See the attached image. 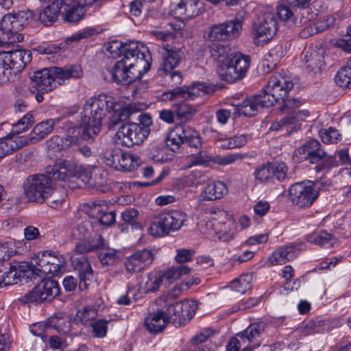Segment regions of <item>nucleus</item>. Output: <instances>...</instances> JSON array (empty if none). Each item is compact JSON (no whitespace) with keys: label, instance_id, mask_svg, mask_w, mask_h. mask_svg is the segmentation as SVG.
<instances>
[{"label":"nucleus","instance_id":"nucleus-1","mask_svg":"<svg viewBox=\"0 0 351 351\" xmlns=\"http://www.w3.org/2000/svg\"><path fill=\"white\" fill-rule=\"evenodd\" d=\"M80 168L71 161L58 160L53 167L47 168V175L36 174L27 178L24 184L26 198L30 202H43L53 189V180H65L69 176H75Z\"/></svg>","mask_w":351,"mask_h":351},{"label":"nucleus","instance_id":"nucleus-2","mask_svg":"<svg viewBox=\"0 0 351 351\" xmlns=\"http://www.w3.org/2000/svg\"><path fill=\"white\" fill-rule=\"evenodd\" d=\"M114 101L110 96L100 94L86 101L82 112L83 140L93 138L100 132L103 119L114 108Z\"/></svg>","mask_w":351,"mask_h":351},{"label":"nucleus","instance_id":"nucleus-3","mask_svg":"<svg viewBox=\"0 0 351 351\" xmlns=\"http://www.w3.org/2000/svg\"><path fill=\"white\" fill-rule=\"evenodd\" d=\"M107 243L100 234H95L93 237L82 239L75 244V252L71 256V264L75 270L77 271L80 278L79 287L80 289L87 288V282L93 278V271L84 254L94 250L106 249Z\"/></svg>","mask_w":351,"mask_h":351},{"label":"nucleus","instance_id":"nucleus-4","mask_svg":"<svg viewBox=\"0 0 351 351\" xmlns=\"http://www.w3.org/2000/svg\"><path fill=\"white\" fill-rule=\"evenodd\" d=\"M151 61V53L141 56H132L130 58L127 56L117 62L112 69L107 71L110 80L126 85L139 79L142 72H147L149 69Z\"/></svg>","mask_w":351,"mask_h":351},{"label":"nucleus","instance_id":"nucleus-5","mask_svg":"<svg viewBox=\"0 0 351 351\" xmlns=\"http://www.w3.org/2000/svg\"><path fill=\"white\" fill-rule=\"evenodd\" d=\"M82 67L78 64L67 65L63 68L52 66L37 71L31 77L35 87L40 93L52 90L70 78H80L82 76Z\"/></svg>","mask_w":351,"mask_h":351},{"label":"nucleus","instance_id":"nucleus-6","mask_svg":"<svg viewBox=\"0 0 351 351\" xmlns=\"http://www.w3.org/2000/svg\"><path fill=\"white\" fill-rule=\"evenodd\" d=\"M320 147L318 141L311 139L295 151L294 156L298 157V160L308 159L311 163L317 164L315 167L316 172L337 167L338 162L336 156L328 155Z\"/></svg>","mask_w":351,"mask_h":351},{"label":"nucleus","instance_id":"nucleus-7","mask_svg":"<svg viewBox=\"0 0 351 351\" xmlns=\"http://www.w3.org/2000/svg\"><path fill=\"white\" fill-rule=\"evenodd\" d=\"M32 13L29 11H19L8 14L3 16L0 22V46L9 43H19L23 40V36L19 32L27 25Z\"/></svg>","mask_w":351,"mask_h":351},{"label":"nucleus","instance_id":"nucleus-8","mask_svg":"<svg viewBox=\"0 0 351 351\" xmlns=\"http://www.w3.org/2000/svg\"><path fill=\"white\" fill-rule=\"evenodd\" d=\"M187 217L184 212L177 210L159 213L152 219L148 232L155 237L168 235L180 230Z\"/></svg>","mask_w":351,"mask_h":351},{"label":"nucleus","instance_id":"nucleus-9","mask_svg":"<svg viewBox=\"0 0 351 351\" xmlns=\"http://www.w3.org/2000/svg\"><path fill=\"white\" fill-rule=\"evenodd\" d=\"M251 58L241 52H234L226 64H219L217 73L220 78L232 83L243 79L250 68Z\"/></svg>","mask_w":351,"mask_h":351},{"label":"nucleus","instance_id":"nucleus-10","mask_svg":"<svg viewBox=\"0 0 351 351\" xmlns=\"http://www.w3.org/2000/svg\"><path fill=\"white\" fill-rule=\"evenodd\" d=\"M33 261L39 266L36 271L40 273V277L47 274L58 276L66 270V261L58 252H39L33 257Z\"/></svg>","mask_w":351,"mask_h":351},{"label":"nucleus","instance_id":"nucleus-11","mask_svg":"<svg viewBox=\"0 0 351 351\" xmlns=\"http://www.w3.org/2000/svg\"><path fill=\"white\" fill-rule=\"evenodd\" d=\"M182 144H186L196 149L201 147L202 142L199 132L186 125H176L169 134L167 139V145L175 152Z\"/></svg>","mask_w":351,"mask_h":351},{"label":"nucleus","instance_id":"nucleus-12","mask_svg":"<svg viewBox=\"0 0 351 351\" xmlns=\"http://www.w3.org/2000/svg\"><path fill=\"white\" fill-rule=\"evenodd\" d=\"M291 202L299 208L311 206L319 196V191L313 182H301L292 184L289 189Z\"/></svg>","mask_w":351,"mask_h":351},{"label":"nucleus","instance_id":"nucleus-13","mask_svg":"<svg viewBox=\"0 0 351 351\" xmlns=\"http://www.w3.org/2000/svg\"><path fill=\"white\" fill-rule=\"evenodd\" d=\"M278 31V22L271 13L264 14L252 25L253 40L257 45H264L270 41Z\"/></svg>","mask_w":351,"mask_h":351},{"label":"nucleus","instance_id":"nucleus-14","mask_svg":"<svg viewBox=\"0 0 351 351\" xmlns=\"http://www.w3.org/2000/svg\"><path fill=\"white\" fill-rule=\"evenodd\" d=\"M242 26L243 21L238 18L210 25L208 29L206 38L210 41L233 40L239 36Z\"/></svg>","mask_w":351,"mask_h":351},{"label":"nucleus","instance_id":"nucleus-15","mask_svg":"<svg viewBox=\"0 0 351 351\" xmlns=\"http://www.w3.org/2000/svg\"><path fill=\"white\" fill-rule=\"evenodd\" d=\"M276 102L265 87L261 92L253 96L252 98L247 99L239 104L238 108H234L235 116L243 114L245 117L254 116L260 108H269L274 106Z\"/></svg>","mask_w":351,"mask_h":351},{"label":"nucleus","instance_id":"nucleus-16","mask_svg":"<svg viewBox=\"0 0 351 351\" xmlns=\"http://www.w3.org/2000/svg\"><path fill=\"white\" fill-rule=\"evenodd\" d=\"M149 132L141 128L136 122L130 121L120 126L116 133L117 143L127 147L140 145L148 136Z\"/></svg>","mask_w":351,"mask_h":351},{"label":"nucleus","instance_id":"nucleus-17","mask_svg":"<svg viewBox=\"0 0 351 351\" xmlns=\"http://www.w3.org/2000/svg\"><path fill=\"white\" fill-rule=\"evenodd\" d=\"M59 292L58 283L47 279L41 280L21 300L23 302L39 304L45 301H51L59 294Z\"/></svg>","mask_w":351,"mask_h":351},{"label":"nucleus","instance_id":"nucleus-18","mask_svg":"<svg viewBox=\"0 0 351 351\" xmlns=\"http://www.w3.org/2000/svg\"><path fill=\"white\" fill-rule=\"evenodd\" d=\"M215 91L213 86L204 83H197L191 87H177L161 95L163 101L183 100L193 99L197 96L210 95Z\"/></svg>","mask_w":351,"mask_h":351},{"label":"nucleus","instance_id":"nucleus-19","mask_svg":"<svg viewBox=\"0 0 351 351\" xmlns=\"http://www.w3.org/2000/svg\"><path fill=\"white\" fill-rule=\"evenodd\" d=\"M106 50L113 58L121 57L130 58V56H141L151 53L148 48L137 41L121 43L117 40L110 42L106 45Z\"/></svg>","mask_w":351,"mask_h":351},{"label":"nucleus","instance_id":"nucleus-20","mask_svg":"<svg viewBox=\"0 0 351 351\" xmlns=\"http://www.w3.org/2000/svg\"><path fill=\"white\" fill-rule=\"evenodd\" d=\"M267 326V324L263 322L253 323L245 330L237 334L245 346L241 351H252L260 346Z\"/></svg>","mask_w":351,"mask_h":351},{"label":"nucleus","instance_id":"nucleus-21","mask_svg":"<svg viewBox=\"0 0 351 351\" xmlns=\"http://www.w3.org/2000/svg\"><path fill=\"white\" fill-rule=\"evenodd\" d=\"M287 167L284 162H268L257 167L254 176L260 182H266L273 179L283 181L287 178Z\"/></svg>","mask_w":351,"mask_h":351},{"label":"nucleus","instance_id":"nucleus-22","mask_svg":"<svg viewBox=\"0 0 351 351\" xmlns=\"http://www.w3.org/2000/svg\"><path fill=\"white\" fill-rule=\"evenodd\" d=\"M80 139H83L82 130L76 125L68 130L64 138L53 136L47 141V144L49 149L57 152L77 146Z\"/></svg>","mask_w":351,"mask_h":351},{"label":"nucleus","instance_id":"nucleus-23","mask_svg":"<svg viewBox=\"0 0 351 351\" xmlns=\"http://www.w3.org/2000/svg\"><path fill=\"white\" fill-rule=\"evenodd\" d=\"M293 83L289 78L280 75H272L265 86L267 90L276 102L280 103L281 99H285L289 95L293 87Z\"/></svg>","mask_w":351,"mask_h":351},{"label":"nucleus","instance_id":"nucleus-24","mask_svg":"<svg viewBox=\"0 0 351 351\" xmlns=\"http://www.w3.org/2000/svg\"><path fill=\"white\" fill-rule=\"evenodd\" d=\"M154 254L150 250H137L127 258L125 266L130 273L140 272L152 263Z\"/></svg>","mask_w":351,"mask_h":351},{"label":"nucleus","instance_id":"nucleus-25","mask_svg":"<svg viewBox=\"0 0 351 351\" xmlns=\"http://www.w3.org/2000/svg\"><path fill=\"white\" fill-rule=\"evenodd\" d=\"M15 75L24 69L25 66L32 60V53L27 49H16L11 51H1Z\"/></svg>","mask_w":351,"mask_h":351},{"label":"nucleus","instance_id":"nucleus-26","mask_svg":"<svg viewBox=\"0 0 351 351\" xmlns=\"http://www.w3.org/2000/svg\"><path fill=\"white\" fill-rule=\"evenodd\" d=\"M287 1L289 6L282 5L278 7V15L285 25L291 29L296 26L297 19L290 7L306 8L309 6L311 0H287Z\"/></svg>","mask_w":351,"mask_h":351},{"label":"nucleus","instance_id":"nucleus-27","mask_svg":"<svg viewBox=\"0 0 351 351\" xmlns=\"http://www.w3.org/2000/svg\"><path fill=\"white\" fill-rule=\"evenodd\" d=\"M162 62L159 71H171L177 67L184 56V52L181 48L172 47L169 45H165L160 50Z\"/></svg>","mask_w":351,"mask_h":351},{"label":"nucleus","instance_id":"nucleus-28","mask_svg":"<svg viewBox=\"0 0 351 351\" xmlns=\"http://www.w3.org/2000/svg\"><path fill=\"white\" fill-rule=\"evenodd\" d=\"M303 244L301 243H293L282 246L273 252L269 258L271 265H284L286 263L295 259L302 250Z\"/></svg>","mask_w":351,"mask_h":351},{"label":"nucleus","instance_id":"nucleus-29","mask_svg":"<svg viewBox=\"0 0 351 351\" xmlns=\"http://www.w3.org/2000/svg\"><path fill=\"white\" fill-rule=\"evenodd\" d=\"M218 215L221 217H226V221L220 223L215 218H213L214 221H210L206 223V226H210L217 239L219 241L227 242L232 239L234 237V230L231 229V227L234 226V222L230 217H227V214L223 210H219Z\"/></svg>","mask_w":351,"mask_h":351},{"label":"nucleus","instance_id":"nucleus-30","mask_svg":"<svg viewBox=\"0 0 351 351\" xmlns=\"http://www.w3.org/2000/svg\"><path fill=\"white\" fill-rule=\"evenodd\" d=\"M303 56L302 61L308 72L319 73L325 64L323 49L309 48Z\"/></svg>","mask_w":351,"mask_h":351},{"label":"nucleus","instance_id":"nucleus-31","mask_svg":"<svg viewBox=\"0 0 351 351\" xmlns=\"http://www.w3.org/2000/svg\"><path fill=\"white\" fill-rule=\"evenodd\" d=\"M28 145L27 136H12L9 134L0 140V158Z\"/></svg>","mask_w":351,"mask_h":351},{"label":"nucleus","instance_id":"nucleus-32","mask_svg":"<svg viewBox=\"0 0 351 351\" xmlns=\"http://www.w3.org/2000/svg\"><path fill=\"white\" fill-rule=\"evenodd\" d=\"M168 324L167 316L164 311L161 309L150 313L145 319V326L152 334H157L163 331Z\"/></svg>","mask_w":351,"mask_h":351},{"label":"nucleus","instance_id":"nucleus-33","mask_svg":"<svg viewBox=\"0 0 351 351\" xmlns=\"http://www.w3.org/2000/svg\"><path fill=\"white\" fill-rule=\"evenodd\" d=\"M228 193L226 185L221 181H214L208 184L201 193V200L215 201L223 197Z\"/></svg>","mask_w":351,"mask_h":351},{"label":"nucleus","instance_id":"nucleus-34","mask_svg":"<svg viewBox=\"0 0 351 351\" xmlns=\"http://www.w3.org/2000/svg\"><path fill=\"white\" fill-rule=\"evenodd\" d=\"M58 121V119H50L37 123L33 128V130L30 134V136L27 137L28 139V144L34 143L45 138L52 132L54 125Z\"/></svg>","mask_w":351,"mask_h":351},{"label":"nucleus","instance_id":"nucleus-35","mask_svg":"<svg viewBox=\"0 0 351 351\" xmlns=\"http://www.w3.org/2000/svg\"><path fill=\"white\" fill-rule=\"evenodd\" d=\"M121 219L123 223L119 225V229L121 232H128L129 226L132 229H140L141 228V223L138 221L139 213L134 208H128L125 209L121 213Z\"/></svg>","mask_w":351,"mask_h":351},{"label":"nucleus","instance_id":"nucleus-36","mask_svg":"<svg viewBox=\"0 0 351 351\" xmlns=\"http://www.w3.org/2000/svg\"><path fill=\"white\" fill-rule=\"evenodd\" d=\"M65 13V21L69 23H76L82 19L85 10L77 2L73 1H62L61 10Z\"/></svg>","mask_w":351,"mask_h":351},{"label":"nucleus","instance_id":"nucleus-37","mask_svg":"<svg viewBox=\"0 0 351 351\" xmlns=\"http://www.w3.org/2000/svg\"><path fill=\"white\" fill-rule=\"evenodd\" d=\"M137 112L138 110L136 109V105L132 104L126 106L120 110L114 112L109 121L108 128L112 130L120 123L133 119L134 118L132 117Z\"/></svg>","mask_w":351,"mask_h":351},{"label":"nucleus","instance_id":"nucleus-38","mask_svg":"<svg viewBox=\"0 0 351 351\" xmlns=\"http://www.w3.org/2000/svg\"><path fill=\"white\" fill-rule=\"evenodd\" d=\"M62 1H54L47 6L39 14V21L46 26H49L54 23L61 12Z\"/></svg>","mask_w":351,"mask_h":351},{"label":"nucleus","instance_id":"nucleus-39","mask_svg":"<svg viewBox=\"0 0 351 351\" xmlns=\"http://www.w3.org/2000/svg\"><path fill=\"white\" fill-rule=\"evenodd\" d=\"M39 268L34 261L32 263L22 261L15 263L14 265H10V269L16 271L19 279L21 277V275H26L27 277L31 279L35 278L36 276L40 277V273L38 271H36V269Z\"/></svg>","mask_w":351,"mask_h":351},{"label":"nucleus","instance_id":"nucleus-40","mask_svg":"<svg viewBox=\"0 0 351 351\" xmlns=\"http://www.w3.org/2000/svg\"><path fill=\"white\" fill-rule=\"evenodd\" d=\"M211 56L218 61L219 64H226L233 53L228 44L213 43L209 47Z\"/></svg>","mask_w":351,"mask_h":351},{"label":"nucleus","instance_id":"nucleus-41","mask_svg":"<svg viewBox=\"0 0 351 351\" xmlns=\"http://www.w3.org/2000/svg\"><path fill=\"white\" fill-rule=\"evenodd\" d=\"M103 212L102 207L100 204L92 202L91 204L86 203L80 205L78 209V214L80 217H88L95 224L97 223L98 218L101 216Z\"/></svg>","mask_w":351,"mask_h":351},{"label":"nucleus","instance_id":"nucleus-42","mask_svg":"<svg viewBox=\"0 0 351 351\" xmlns=\"http://www.w3.org/2000/svg\"><path fill=\"white\" fill-rule=\"evenodd\" d=\"M49 326L55 328L59 333L67 334L71 330V322L70 319L62 313H58L48 319Z\"/></svg>","mask_w":351,"mask_h":351},{"label":"nucleus","instance_id":"nucleus-43","mask_svg":"<svg viewBox=\"0 0 351 351\" xmlns=\"http://www.w3.org/2000/svg\"><path fill=\"white\" fill-rule=\"evenodd\" d=\"M139 165V158L134 154L121 151L117 170L125 172L132 171Z\"/></svg>","mask_w":351,"mask_h":351},{"label":"nucleus","instance_id":"nucleus-44","mask_svg":"<svg viewBox=\"0 0 351 351\" xmlns=\"http://www.w3.org/2000/svg\"><path fill=\"white\" fill-rule=\"evenodd\" d=\"M66 192L64 189H51L50 194L47 195L44 202L51 208L58 209L66 204Z\"/></svg>","mask_w":351,"mask_h":351},{"label":"nucleus","instance_id":"nucleus-45","mask_svg":"<svg viewBox=\"0 0 351 351\" xmlns=\"http://www.w3.org/2000/svg\"><path fill=\"white\" fill-rule=\"evenodd\" d=\"M84 218L85 219L80 223L76 228L73 229L72 232L73 238H75L77 240L93 237L91 236V233L94 230V225H95V223L90 219H86V217H84Z\"/></svg>","mask_w":351,"mask_h":351},{"label":"nucleus","instance_id":"nucleus-46","mask_svg":"<svg viewBox=\"0 0 351 351\" xmlns=\"http://www.w3.org/2000/svg\"><path fill=\"white\" fill-rule=\"evenodd\" d=\"M169 323H172L176 327L183 326V321L181 317L180 302H177L173 304H167V309L164 311Z\"/></svg>","mask_w":351,"mask_h":351},{"label":"nucleus","instance_id":"nucleus-47","mask_svg":"<svg viewBox=\"0 0 351 351\" xmlns=\"http://www.w3.org/2000/svg\"><path fill=\"white\" fill-rule=\"evenodd\" d=\"M98 316L97 309L94 306H86L81 309H78L75 317V322L86 325L91 324Z\"/></svg>","mask_w":351,"mask_h":351},{"label":"nucleus","instance_id":"nucleus-48","mask_svg":"<svg viewBox=\"0 0 351 351\" xmlns=\"http://www.w3.org/2000/svg\"><path fill=\"white\" fill-rule=\"evenodd\" d=\"M196 108L186 102H180L176 106L175 113L177 119L182 122L191 120L196 113Z\"/></svg>","mask_w":351,"mask_h":351},{"label":"nucleus","instance_id":"nucleus-49","mask_svg":"<svg viewBox=\"0 0 351 351\" xmlns=\"http://www.w3.org/2000/svg\"><path fill=\"white\" fill-rule=\"evenodd\" d=\"M34 122V116L27 112L17 122L12 124V131L10 133L12 136L23 133L29 129Z\"/></svg>","mask_w":351,"mask_h":351},{"label":"nucleus","instance_id":"nucleus-50","mask_svg":"<svg viewBox=\"0 0 351 351\" xmlns=\"http://www.w3.org/2000/svg\"><path fill=\"white\" fill-rule=\"evenodd\" d=\"M191 269L186 265H181L178 267H171L165 272L161 274L164 280L172 283L175 280L179 279L182 276L189 274Z\"/></svg>","mask_w":351,"mask_h":351},{"label":"nucleus","instance_id":"nucleus-51","mask_svg":"<svg viewBox=\"0 0 351 351\" xmlns=\"http://www.w3.org/2000/svg\"><path fill=\"white\" fill-rule=\"evenodd\" d=\"M180 302L181 317H183V326L185 325L194 316L197 308V304L195 300H186Z\"/></svg>","mask_w":351,"mask_h":351},{"label":"nucleus","instance_id":"nucleus-52","mask_svg":"<svg viewBox=\"0 0 351 351\" xmlns=\"http://www.w3.org/2000/svg\"><path fill=\"white\" fill-rule=\"evenodd\" d=\"M307 240L312 243L321 246L332 245L333 237L325 230L315 232L308 235Z\"/></svg>","mask_w":351,"mask_h":351},{"label":"nucleus","instance_id":"nucleus-53","mask_svg":"<svg viewBox=\"0 0 351 351\" xmlns=\"http://www.w3.org/2000/svg\"><path fill=\"white\" fill-rule=\"evenodd\" d=\"M197 3L194 0L182 1L177 5L176 11L180 15H185L186 18H191L197 14Z\"/></svg>","mask_w":351,"mask_h":351},{"label":"nucleus","instance_id":"nucleus-54","mask_svg":"<svg viewBox=\"0 0 351 351\" xmlns=\"http://www.w3.org/2000/svg\"><path fill=\"white\" fill-rule=\"evenodd\" d=\"M121 151V149L117 148L107 149L101 154V159L107 166L117 170Z\"/></svg>","mask_w":351,"mask_h":351},{"label":"nucleus","instance_id":"nucleus-55","mask_svg":"<svg viewBox=\"0 0 351 351\" xmlns=\"http://www.w3.org/2000/svg\"><path fill=\"white\" fill-rule=\"evenodd\" d=\"M252 279V276L250 274H245L232 280L230 287L238 293H245L251 288Z\"/></svg>","mask_w":351,"mask_h":351},{"label":"nucleus","instance_id":"nucleus-56","mask_svg":"<svg viewBox=\"0 0 351 351\" xmlns=\"http://www.w3.org/2000/svg\"><path fill=\"white\" fill-rule=\"evenodd\" d=\"M319 136L324 143L334 144L341 141V134L337 130L330 127L328 129H322Z\"/></svg>","mask_w":351,"mask_h":351},{"label":"nucleus","instance_id":"nucleus-57","mask_svg":"<svg viewBox=\"0 0 351 351\" xmlns=\"http://www.w3.org/2000/svg\"><path fill=\"white\" fill-rule=\"evenodd\" d=\"M189 165L188 167L194 165H208L212 160L211 156L208 155L206 152L199 151L197 154H191L188 157Z\"/></svg>","mask_w":351,"mask_h":351},{"label":"nucleus","instance_id":"nucleus-58","mask_svg":"<svg viewBox=\"0 0 351 351\" xmlns=\"http://www.w3.org/2000/svg\"><path fill=\"white\" fill-rule=\"evenodd\" d=\"M16 271L10 270L3 271L0 269V287L14 285L18 282L19 276Z\"/></svg>","mask_w":351,"mask_h":351},{"label":"nucleus","instance_id":"nucleus-59","mask_svg":"<svg viewBox=\"0 0 351 351\" xmlns=\"http://www.w3.org/2000/svg\"><path fill=\"white\" fill-rule=\"evenodd\" d=\"M15 253L16 245L13 240L0 243V261L8 260Z\"/></svg>","mask_w":351,"mask_h":351},{"label":"nucleus","instance_id":"nucleus-60","mask_svg":"<svg viewBox=\"0 0 351 351\" xmlns=\"http://www.w3.org/2000/svg\"><path fill=\"white\" fill-rule=\"evenodd\" d=\"M51 330L48 320L46 322H38L31 327V332L35 336L40 337L44 341L47 340L48 333Z\"/></svg>","mask_w":351,"mask_h":351},{"label":"nucleus","instance_id":"nucleus-61","mask_svg":"<svg viewBox=\"0 0 351 351\" xmlns=\"http://www.w3.org/2000/svg\"><path fill=\"white\" fill-rule=\"evenodd\" d=\"M280 102L282 104L279 107V111L288 114L302 104V101L300 99L289 98V96L285 99H281Z\"/></svg>","mask_w":351,"mask_h":351},{"label":"nucleus","instance_id":"nucleus-62","mask_svg":"<svg viewBox=\"0 0 351 351\" xmlns=\"http://www.w3.org/2000/svg\"><path fill=\"white\" fill-rule=\"evenodd\" d=\"M163 280L160 273L150 275L148 281L145 283L146 292H156L158 291Z\"/></svg>","mask_w":351,"mask_h":351},{"label":"nucleus","instance_id":"nucleus-63","mask_svg":"<svg viewBox=\"0 0 351 351\" xmlns=\"http://www.w3.org/2000/svg\"><path fill=\"white\" fill-rule=\"evenodd\" d=\"M108 322L105 319H99L90 324L95 337L102 338L106 335L108 330Z\"/></svg>","mask_w":351,"mask_h":351},{"label":"nucleus","instance_id":"nucleus-64","mask_svg":"<svg viewBox=\"0 0 351 351\" xmlns=\"http://www.w3.org/2000/svg\"><path fill=\"white\" fill-rule=\"evenodd\" d=\"M347 70L348 67L346 66L341 68L336 75L335 82L341 87L351 88V73L343 77V74H345V71H348Z\"/></svg>","mask_w":351,"mask_h":351}]
</instances>
